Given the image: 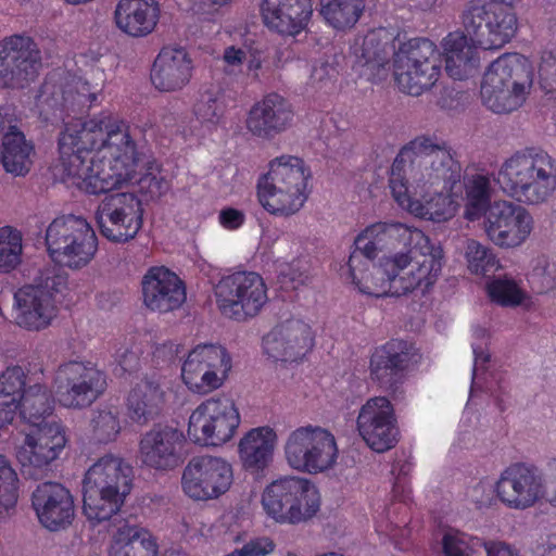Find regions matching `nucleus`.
<instances>
[{"instance_id":"bb28decb","label":"nucleus","mask_w":556,"mask_h":556,"mask_svg":"<svg viewBox=\"0 0 556 556\" xmlns=\"http://www.w3.org/2000/svg\"><path fill=\"white\" fill-rule=\"evenodd\" d=\"M313 346L312 327L299 318H289L277 324L262 339L263 353L275 363L302 361Z\"/></svg>"},{"instance_id":"603ef678","label":"nucleus","mask_w":556,"mask_h":556,"mask_svg":"<svg viewBox=\"0 0 556 556\" xmlns=\"http://www.w3.org/2000/svg\"><path fill=\"white\" fill-rule=\"evenodd\" d=\"M18 478L10 463L0 455V517L10 514L17 502Z\"/></svg>"},{"instance_id":"58836bf2","label":"nucleus","mask_w":556,"mask_h":556,"mask_svg":"<svg viewBox=\"0 0 556 556\" xmlns=\"http://www.w3.org/2000/svg\"><path fill=\"white\" fill-rule=\"evenodd\" d=\"M25 384L26 375L20 366L9 367L0 375V430L17 416L26 393Z\"/></svg>"},{"instance_id":"052dcab7","label":"nucleus","mask_w":556,"mask_h":556,"mask_svg":"<svg viewBox=\"0 0 556 556\" xmlns=\"http://www.w3.org/2000/svg\"><path fill=\"white\" fill-rule=\"evenodd\" d=\"M486 556H520L519 552L501 541H481Z\"/></svg>"},{"instance_id":"ea45409f","label":"nucleus","mask_w":556,"mask_h":556,"mask_svg":"<svg viewBox=\"0 0 556 556\" xmlns=\"http://www.w3.org/2000/svg\"><path fill=\"white\" fill-rule=\"evenodd\" d=\"M407 363V353L401 342H390L378 349L371 355L369 371L372 380L383 387H391L397 374Z\"/></svg>"},{"instance_id":"e2e57ef3","label":"nucleus","mask_w":556,"mask_h":556,"mask_svg":"<svg viewBox=\"0 0 556 556\" xmlns=\"http://www.w3.org/2000/svg\"><path fill=\"white\" fill-rule=\"evenodd\" d=\"M150 192L152 195H161L167 189V182L161 178L150 177Z\"/></svg>"},{"instance_id":"4be33fe9","label":"nucleus","mask_w":556,"mask_h":556,"mask_svg":"<svg viewBox=\"0 0 556 556\" xmlns=\"http://www.w3.org/2000/svg\"><path fill=\"white\" fill-rule=\"evenodd\" d=\"M391 38L383 29H372L352 40L346 60L357 80L380 84L390 72L389 61L392 53Z\"/></svg>"},{"instance_id":"0e129e2a","label":"nucleus","mask_w":556,"mask_h":556,"mask_svg":"<svg viewBox=\"0 0 556 556\" xmlns=\"http://www.w3.org/2000/svg\"><path fill=\"white\" fill-rule=\"evenodd\" d=\"M553 473H554V486L549 492L545 491V502L549 504L552 507L556 508V459L552 465Z\"/></svg>"},{"instance_id":"f3484780","label":"nucleus","mask_w":556,"mask_h":556,"mask_svg":"<svg viewBox=\"0 0 556 556\" xmlns=\"http://www.w3.org/2000/svg\"><path fill=\"white\" fill-rule=\"evenodd\" d=\"M216 303L228 318L244 321L260 314L268 301L264 279L253 271L223 277L215 288Z\"/></svg>"},{"instance_id":"c03bdc74","label":"nucleus","mask_w":556,"mask_h":556,"mask_svg":"<svg viewBox=\"0 0 556 556\" xmlns=\"http://www.w3.org/2000/svg\"><path fill=\"white\" fill-rule=\"evenodd\" d=\"M27 425L58 422L51 418L52 401L47 389L40 384L30 386L21 401L18 409Z\"/></svg>"},{"instance_id":"de8ad7c7","label":"nucleus","mask_w":556,"mask_h":556,"mask_svg":"<svg viewBox=\"0 0 556 556\" xmlns=\"http://www.w3.org/2000/svg\"><path fill=\"white\" fill-rule=\"evenodd\" d=\"M491 301L506 307L521 305L527 299V292L513 278L500 277L486 286Z\"/></svg>"},{"instance_id":"8fccbe9b","label":"nucleus","mask_w":556,"mask_h":556,"mask_svg":"<svg viewBox=\"0 0 556 556\" xmlns=\"http://www.w3.org/2000/svg\"><path fill=\"white\" fill-rule=\"evenodd\" d=\"M445 556H480L481 540L456 529L444 531L441 540Z\"/></svg>"},{"instance_id":"7c9ffc66","label":"nucleus","mask_w":556,"mask_h":556,"mask_svg":"<svg viewBox=\"0 0 556 556\" xmlns=\"http://www.w3.org/2000/svg\"><path fill=\"white\" fill-rule=\"evenodd\" d=\"M142 296L148 309L168 313L185 303L186 289L175 273L165 267H153L143 276Z\"/></svg>"},{"instance_id":"412c9836","label":"nucleus","mask_w":556,"mask_h":556,"mask_svg":"<svg viewBox=\"0 0 556 556\" xmlns=\"http://www.w3.org/2000/svg\"><path fill=\"white\" fill-rule=\"evenodd\" d=\"M101 235L109 241L123 243L134 239L143 224L141 200L134 192L105 197L94 214Z\"/></svg>"},{"instance_id":"f704fd0d","label":"nucleus","mask_w":556,"mask_h":556,"mask_svg":"<svg viewBox=\"0 0 556 556\" xmlns=\"http://www.w3.org/2000/svg\"><path fill=\"white\" fill-rule=\"evenodd\" d=\"M470 37L459 31L450 33L441 42L445 71L453 79H467L478 73L480 60Z\"/></svg>"},{"instance_id":"6ab92c4d","label":"nucleus","mask_w":556,"mask_h":556,"mask_svg":"<svg viewBox=\"0 0 556 556\" xmlns=\"http://www.w3.org/2000/svg\"><path fill=\"white\" fill-rule=\"evenodd\" d=\"M106 387V380L91 363L68 362L59 366L53 379L56 401L67 408H83L93 403Z\"/></svg>"},{"instance_id":"4468645a","label":"nucleus","mask_w":556,"mask_h":556,"mask_svg":"<svg viewBox=\"0 0 556 556\" xmlns=\"http://www.w3.org/2000/svg\"><path fill=\"white\" fill-rule=\"evenodd\" d=\"M440 75V52L428 39H412L395 53L394 79L404 93L415 97L422 94L437 84Z\"/></svg>"},{"instance_id":"13d9d810","label":"nucleus","mask_w":556,"mask_h":556,"mask_svg":"<svg viewBox=\"0 0 556 556\" xmlns=\"http://www.w3.org/2000/svg\"><path fill=\"white\" fill-rule=\"evenodd\" d=\"M331 67L326 62H317L312 65L307 86L313 89H320L324 87L330 78Z\"/></svg>"},{"instance_id":"bf43d9fd","label":"nucleus","mask_w":556,"mask_h":556,"mask_svg":"<svg viewBox=\"0 0 556 556\" xmlns=\"http://www.w3.org/2000/svg\"><path fill=\"white\" fill-rule=\"evenodd\" d=\"M242 548L248 556H266L274 552L275 544L268 538H257L244 544Z\"/></svg>"},{"instance_id":"5fc2aeb1","label":"nucleus","mask_w":556,"mask_h":556,"mask_svg":"<svg viewBox=\"0 0 556 556\" xmlns=\"http://www.w3.org/2000/svg\"><path fill=\"white\" fill-rule=\"evenodd\" d=\"M277 269L280 276L298 286L305 285L312 277L311 264L306 258H294L290 263H279Z\"/></svg>"},{"instance_id":"e433bc0d","label":"nucleus","mask_w":556,"mask_h":556,"mask_svg":"<svg viewBox=\"0 0 556 556\" xmlns=\"http://www.w3.org/2000/svg\"><path fill=\"white\" fill-rule=\"evenodd\" d=\"M160 16L155 0H121L115 10L117 27L132 37H142L153 31Z\"/></svg>"},{"instance_id":"a211bd4d","label":"nucleus","mask_w":556,"mask_h":556,"mask_svg":"<svg viewBox=\"0 0 556 556\" xmlns=\"http://www.w3.org/2000/svg\"><path fill=\"white\" fill-rule=\"evenodd\" d=\"M63 286V277L47 275L17 289L13 306L16 324L27 330H41L51 325L59 312L58 295Z\"/></svg>"},{"instance_id":"ddd939ff","label":"nucleus","mask_w":556,"mask_h":556,"mask_svg":"<svg viewBox=\"0 0 556 556\" xmlns=\"http://www.w3.org/2000/svg\"><path fill=\"white\" fill-rule=\"evenodd\" d=\"M241 424L235 401L215 395L199 403L190 413L187 435L200 446L222 447L232 441Z\"/></svg>"},{"instance_id":"79ce46f5","label":"nucleus","mask_w":556,"mask_h":556,"mask_svg":"<svg viewBox=\"0 0 556 556\" xmlns=\"http://www.w3.org/2000/svg\"><path fill=\"white\" fill-rule=\"evenodd\" d=\"M105 80V73L102 68L91 67L66 84V89L62 96L63 100L71 103L91 105L101 96Z\"/></svg>"},{"instance_id":"5701e85b","label":"nucleus","mask_w":556,"mask_h":556,"mask_svg":"<svg viewBox=\"0 0 556 556\" xmlns=\"http://www.w3.org/2000/svg\"><path fill=\"white\" fill-rule=\"evenodd\" d=\"M546 483L536 467L525 463L504 468L494 483V495L505 507L526 510L545 498Z\"/></svg>"},{"instance_id":"864d4df0","label":"nucleus","mask_w":556,"mask_h":556,"mask_svg":"<svg viewBox=\"0 0 556 556\" xmlns=\"http://www.w3.org/2000/svg\"><path fill=\"white\" fill-rule=\"evenodd\" d=\"M538 77L544 92L556 99V46L548 45L540 51Z\"/></svg>"},{"instance_id":"72a5a7b5","label":"nucleus","mask_w":556,"mask_h":556,"mask_svg":"<svg viewBox=\"0 0 556 556\" xmlns=\"http://www.w3.org/2000/svg\"><path fill=\"white\" fill-rule=\"evenodd\" d=\"M278 434L270 426H261L247 431L238 443V456L245 470L258 472L273 462Z\"/></svg>"},{"instance_id":"f8f14e48","label":"nucleus","mask_w":556,"mask_h":556,"mask_svg":"<svg viewBox=\"0 0 556 556\" xmlns=\"http://www.w3.org/2000/svg\"><path fill=\"white\" fill-rule=\"evenodd\" d=\"M462 23L471 42L486 50L504 47L518 29L514 4L501 0H470Z\"/></svg>"},{"instance_id":"dca6fc26","label":"nucleus","mask_w":556,"mask_h":556,"mask_svg":"<svg viewBox=\"0 0 556 556\" xmlns=\"http://www.w3.org/2000/svg\"><path fill=\"white\" fill-rule=\"evenodd\" d=\"M486 238L501 249H517L523 245L534 229V219L523 206L508 200L491 203V180L488 177V197L481 218Z\"/></svg>"},{"instance_id":"20e7f679","label":"nucleus","mask_w":556,"mask_h":556,"mask_svg":"<svg viewBox=\"0 0 556 556\" xmlns=\"http://www.w3.org/2000/svg\"><path fill=\"white\" fill-rule=\"evenodd\" d=\"M494 180L507 197L538 205L556 190V160L541 149L519 150L503 160Z\"/></svg>"},{"instance_id":"2eb2a0df","label":"nucleus","mask_w":556,"mask_h":556,"mask_svg":"<svg viewBox=\"0 0 556 556\" xmlns=\"http://www.w3.org/2000/svg\"><path fill=\"white\" fill-rule=\"evenodd\" d=\"M231 368V356L224 346L200 343L184 356L180 379L189 392L206 395L225 384Z\"/></svg>"},{"instance_id":"c756f323","label":"nucleus","mask_w":556,"mask_h":556,"mask_svg":"<svg viewBox=\"0 0 556 556\" xmlns=\"http://www.w3.org/2000/svg\"><path fill=\"white\" fill-rule=\"evenodd\" d=\"M33 508L49 531L68 528L75 518V502L68 489L56 482L39 484L33 493Z\"/></svg>"},{"instance_id":"f03ea898","label":"nucleus","mask_w":556,"mask_h":556,"mask_svg":"<svg viewBox=\"0 0 556 556\" xmlns=\"http://www.w3.org/2000/svg\"><path fill=\"white\" fill-rule=\"evenodd\" d=\"M58 146L55 175L88 194L108 193L137 179L139 156L129 126L109 112L66 121Z\"/></svg>"},{"instance_id":"c85d7f7f","label":"nucleus","mask_w":556,"mask_h":556,"mask_svg":"<svg viewBox=\"0 0 556 556\" xmlns=\"http://www.w3.org/2000/svg\"><path fill=\"white\" fill-rule=\"evenodd\" d=\"M292 104L278 93H269L248 111L244 125L254 137L270 140L292 127Z\"/></svg>"},{"instance_id":"0eeeda50","label":"nucleus","mask_w":556,"mask_h":556,"mask_svg":"<svg viewBox=\"0 0 556 556\" xmlns=\"http://www.w3.org/2000/svg\"><path fill=\"white\" fill-rule=\"evenodd\" d=\"M355 250L365 258H375L379 252L402 247L405 251L395 254L409 255L410 262L426 261L443 265L444 251L441 244L421 229L400 222H378L367 226L355 239Z\"/></svg>"},{"instance_id":"a18cd8bd","label":"nucleus","mask_w":556,"mask_h":556,"mask_svg":"<svg viewBox=\"0 0 556 556\" xmlns=\"http://www.w3.org/2000/svg\"><path fill=\"white\" fill-rule=\"evenodd\" d=\"M23 233L12 227H0V274L8 275L23 265Z\"/></svg>"},{"instance_id":"6e6d98bb","label":"nucleus","mask_w":556,"mask_h":556,"mask_svg":"<svg viewBox=\"0 0 556 556\" xmlns=\"http://www.w3.org/2000/svg\"><path fill=\"white\" fill-rule=\"evenodd\" d=\"M494 485L491 486L485 480H481L472 485L468 492L467 497L470 502L479 508L491 507L494 504Z\"/></svg>"},{"instance_id":"680f3d73","label":"nucleus","mask_w":556,"mask_h":556,"mask_svg":"<svg viewBox=\"0 0 556 556\" xmlns=\"http://www.w3.org/2000/svg\"><path fill=\"white\" fill-rule=\"evenodd\" d=\"M247 50L242 47L230 46L224 51V62L231 70L239 68L247 61Z\"/></svg>"},{"instance_id":"39448f33","label":"nucleus","mask_w":556,"mask_h":556,"mask_svg":"<svg viewBox=\"0 0 556 556\" xmlns=\"http://www.w3.org/2000/svg\"><path fill=\"white\" fill-rule=\"evenodd\" d=\"M132 486V468L122 457L108 454L94 462L83 481V514L97 526L117 515Z\"/></svg>"},{"instance_id":"423d86ee","label":"nucleus","mask_w":556,"mask_h":556,"mask_svg":"<svg viewBox=\"0 0 556 556\" xmlns=\"http://www.w3.org/2000/svg\"><path fill=\"white\" fill-rule=\"evenodd\" d=\"M309 178L311 172L303 160L293 155L275 157L257 180V201L269 215L293 216L308 199Z\"/></svg>"},{"instance_id":"cd10ccee","label":"nucleus","mask_w":556,"mask_h":556,"mask_svg":"<svg viewBox=\"0 0 556 556\" xmlns=\"http://www.w3.org/2000/svg\"><path fill=\"white\" fill-rule=\"evenodd\" d=\"M66 442L65 430L59 422L28 425L16 457L25 469H43L60 457Z\"/></svg>"},{"instance_id":"3c124183","label":"nucleus","mask_w":556,"mask_h":556,"mask_svg":"<svg viewBox=\"0 0 556 556\" xmlns=\"http://www.w3.org/2000/svg\"><path fill=\"white\" fill-rule=\"evenodd\" d=\"M193 114L195 122L203 128L212 129L218 123L222 115L219 90L207 89L203 91L194 104Z\"/></svg>"},{"instance_id":"6e6552de","label":"nucleus","mask_w":556,"mask_h":556,"mask_svg":"<svg viewBox=\"0 0 556 556\" xmlns=\"http://www.w3.org/2000/svg\"><path fill=\"white\" fill-rule=\"evenodd\" d=\"M531 86L529 60L519 54H505L485 71L480 89L481 100L494 113H509L522 105Z\"/></svg>"},{"instance_id":"9d476101","label":"nucleus","mask_w":556,"mask_h":556,"mask_svg":"<svg viewBox=\"0 0 556 556\" xmlns=\"http://www.w3.org/2000/svg\"><path fill=\"white\" fill-rule=\"evenodd\" d=\"M45 240L50 257L71 269L86 267L98 251L96 231L81 216L63 215L54 218L47 227Z\"/></svg>"},{"instance_id":"a878e982","label":"nucleus","mask_w":556,"mask_h":556,"mask_svg":"<svg viewBox=\"0 0 556 556\" xmlns=\"http://www.w3.org/2000/svg\"><path fill=\"white\" fill-rule=\"evenodd\" d=\"M185 447L181 430L170 425H155L138 444V460L151 470L168 472L180 466Z\"/></svg>"},{"instance_id":"2f4dec72","label":"nucleus","mask_w":556,"mask_h":556,"mask_svg":"<svg viewBox=\"0 0 556 556\" xmlns=\"http://www.w3.org/2000/svg\"><path fill=\"white\" fill-rule=\"evenodd\" d=\"M192 72V60L185 49L165 47L153 63L151 81L161 92H177L188 86Z\"/></svg>"},{"instance_id":"09e8293b","label":"nucleus","mask_w":556,"mask_h":556,"mask_svg":"<svg viewBox=\"0 0 556 556\" xmlns=\"http://www.w3.org/2000/svg\"><path fill=\"white\" fill-rule=\"evenodd\" d=\"M465 258L469 271L477 276H485L500 266L492 249L473 239L466 243Z\"/></svg>"},{"instance_id":"774afa93","label":"nucleus","mask_w":556,"mask_h":556,"mask_svg":"<svg viewBox=\"0 0 556 556\" xmlns=\"http://www.w3.org/2000/svg\"><path fill=\"white\" fill-rule=\"evenodd\" d=\"M225 556H248L245 555V553L243 552V548H238V549H235L233 552L225 555Z\"/></svg>"},{"instance_id":"49530a36","label":"nucleus","mask_w":556,"mask_h":556,"mask_svg":"<svg viewBox=\"0 0 556 556\" xmlns=\"http://www.w3.org/2000/svg\"><path fill=\"white\" fill-rule=\"evenodd\" d=\"M122 430L118 412L113 408H102L93 412L89 425L91 440L98 443L115 441Z\"/></svg>"},{"instance_id":"aec40b11","label":"nucleus","mask_w":556,"mask_h":556,"mask_svg":"<svg viewBox=\"0 0 556 556\" xmlns=\"http://www.w3.org/2000/svg\"><path fill=\"white\" fill-rule=\"evenodd\" d=\"M232 482V466L222 456H194L181 473L182 492L194 501L216 500L228 492Z\"/></svg>"},{"instance_id":"393cba45","label":"nucleus","mask_w":556,"mask_h":556,"mask_svg":"<svg viewBox=\"0 0 556 556\" xmlns=\"http://www.w3.org/2000/svg\"><path fill=\"white\" fill-rule=\"evenodd\" d=\"M40 52L24 36H11L0 42V88H24L40 70Z\"/></svg>"},{"instance_id":"69168bd1","label":"nucleus","mask_w":556,"mask_h":556,"mask_svg":"<svg viewBox=\"0 0 556 556\" xmlns=\"http://www.w3.org/2000/svg\"><path fill=\"white\" fill-rule=\"evenodd\" d=\"M542 556H556V538L548 540L543 546Z\"/></svg>"},{"instance_id":"a19ab883","label":"nucleus","mask_w":556,"mask_h":556,"mask_svg":"<svg viewBox=\"0 0 556 556\" xmlns=\"http://www.w3.org/2000/svg\"><path fill=\"white\" fill-rule=\"evenodd\" d=\"M34 147L24 134L11 127L4 135L1 150V163L5 172L14 176L26 175L33 163Z\"/></svg>"},{"instance_id":"338daca9","label":"nucleus","mask_w":556,"mask_h":556,"mask_svg":"<svg viewBox=\"0 0 556 556\" xmlns=\"http://www.w3.org/2000/svg\"><path fill=\"white\" fill-rule=\"evenodd\" d=\"M261 66H262V62L256 56H252L248 61V70H249L250 73L256 74L257 71L261 68Z\"/></svg>"},{"instance_id":"37998d69","label":"nucleus","mask_w":556,"mask_h":556,"mask_svg":"<svg viewBox=\"0 0 556 556\" xmlns=\"http://www.w3.org/2000/svg\"><path fill=\"white\" fill-rule=\"evenodd\" d=\"M365 10V0H320V14L337 30L354 27Z\"/></svg>"},{"instance_id":"7ed1b4c3","label":"nucleus","mask_w":556,"mask_h":556,"mask_svg":"<svg viewBox=\"0 0 556 556\" xmlns=\"http://www.w3.org/2000/svg\"><path fill=\"white\" fill-rule=\"evenodd\" d=\"M408 256L392 254L374 264L372 258L352 252L341 275L361 292L372 296H400L416 290H430L439 280L443 265L410 262Z\"/></svg>"},{"instance_id":"1a4fd4ad","label":"nucleus","mask_w":556,"mask_h":556,"mask_svg":"<svg viewBox=\"0 0 556 556\" xmlns=\"http://www.w3.org/2000/svg\"><path fill=\"white\" fill-rule=\"evenodd\" d=\"M265 514L281 525H298L313 518L320 508V494L308 479L285 476L268 483L261 495Z\"/></svg>"},{"instance_id":"4c0bfd02","label":"nucleus","mask_w":556,"mask_h":556,"mask_svg":"<svg viewBox=\"0 0 556 556\" xmlns=\"http://www.w3.org/2000/svg\"><path fill=\"white\" fill-rule=\"evenodd\" d=\"M165 403V392L157 378H144L137 382L127 397L130 418L147 424L156 417Z\"/></svg>"},{"instance_id":"4d7b16f0","label":"nucleus","mask_w":556,"mask_h":556,"mask_svg":"<svg viewBox=\"0 0 556 556\" xmlns=\"http://www.w3.org/2000/svg\"><path fill=\"white\" fill-rule=\"evenodd\" d=\"M218 222L227 230H237L245 223V214L238 208L225 207L218 214Z\"/></svg>"},{"instance_id":"b1692460","label":"nucleus","mask_w":556,"mask_h":556,"mask_svg":"<svg viewBox=\"0 0 556 556\" xmlns=\"http://www.w3.org/2000/svg\"><path fill=\"white\" fill-rule=\"evenodd\" d=\"M356 429L370 450L383 453L393 448L399 442L400 429L392 402L386 396L368 399L358 410Z\"/></svg>"},{"instance_id":"c9c22d12","label":"nucleus","mask_w":556,"mask_h":556,"mask_svg":"<svg viewBox=\"0 0 556 556\" xmlns=\"http://www.w3.org/2000/svg\"><path fill=\"white\" fill-rule=\"evenodd\" d=\"M155 536L144 527L124 521L111 533L108 556H157Z\"/></svg>"},{"instance_id":"473e14b6","label":"nucleus","mask_w":556,"mask_h":556,"mask_svg":"<svg viewBox=\"0 0 556 556\" xmlns=\"http://www.w3.org/2000/svg\"><path fill=\"white\" fill-rule=\"evenodd\" d=\"M262 18L266 27L282 36H295L308 24L312 0H263Z\"/></svg>"},{"instance_id":"9b49d317","label":"nucleus","mask_w":556,"mask_h":556,"mask_svg":"<svg viewBox=\"0 0 556 556\" xmlns=\"http://www.w3.org/2000/svg\"><path fill=\"white\" fill-rule=\"evenodd\" d=\"M283 456L293 470L317 475L337 465L339 446L330 429L308 424L288 433L283 443Z\"/></svg>"},{"instance_id":"f257e3e1","label":"nucleus","mask_w":556,"mask_h":556,"mask_svg":"<svg viewBox=\"0 0 556 556\" xmlns=\"http://www.w3.org/2000/svg\"><path fill=\"white\" fill-rule=\"evenodd\" d=\"M389 190L397 206L432 224L452 220L464 205V218H481L488 197V176H463L462 165L445 144L416 137L396 155L390 170Z\"/></svg>"}]
</instances>
